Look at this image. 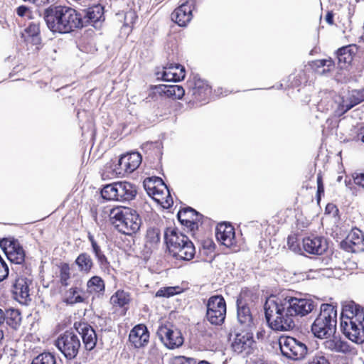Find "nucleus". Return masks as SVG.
I'll return each instance as SVG.
<instances>
[{
  "label": "nucleus",
  "instance_id": "obj_33",
  "mask_svg": "<svg viewBox=\"0 0 364 364\" xmlns=\"http://www.w3.org/2000/svg\"><path fill=\"white\" fill-rule=\"evenodd\" d=\"M160 230L156 228L147 230L145 237V247L150 250L156 249L160 242Z\"/></svg>",
  "mask_w": 364,
  "mask_h": 364
},
{
  "label": "nucleus",
  "instance_id": "obj_32",
  "mask_svg": "<svg viewBox=\"0 0 364 364\" xmlns=\"http://www.w3.org/2000/svg\"><path fill=\"white\" fill-rule=\"evenodd\" d=\"M364 101V90H353L347 100L343 102V109L345 113L354 106Z\"/></svg>",
  "mask_w": 364,
  "mask_h": 364
},
{
  "label": "nucleus",
  "instance_id": "obj_15",
  "mask_svg": "<svg viewBox=\"0 0 364 364\" xmlns=\"http://www.w3.org/2000/svg\"><path fill=\"white\" fill-rule=\"evenodd\" d=\"M103 7L100 5H95L87 9L78 11V15L80 19V28L87 26L88 24L92 23L95 25L98 22L104 20Z\"/></svg>",
  "mask_w": 364,
  "mask_h": 364
},
{
  "label": "nucleus",
  "instance_id": "obj_44",
  "mask_svg": "<svg viewBox=\"0 0 364 364\" xmlns=\"http://www.w3.org/2000/svg\"><path fill=\"white\" fill-rule=\"evenodd\" d=\"M306 364H331L328 358L321 352H318L311 355Z\"/></svg>",
  "mask_w": 364,
  "mask_h": 364
},
{
  "label": "nucleus",
  "instance_id": "obj_59",
  "mask_svg": "<svg viewBox=\"0 0 364 364\" xmlns=\"http://www.w3.org/2000/svg\"><path fill=\"white\" fill-rule=\"evenodd\" d=\"M166 203H168V205H170V203L168 199H166Z\"/></svg>",
  "mask_w": 364,
  "mask_h": 364
},
{
  "label": "nucleus",
  "instance_id": "obj_41",
  "mask_svg": "<svg viewBox=\"0 0 364 364\" xmlns=\"http://www.w3.org/2000/svg\"><path fill=\"white\" fill-rule=\"evenodd\" d=\"M81 290L77 287H72L66 291L65 302L69 304L84 302L85 299L80 294Z\"/></svg>",
  "mask_w": 364,
  "mask_h": 364
},
{
  "label": "nucleus",
  "instance_id": "obj_8",
  "mask_svg": "<svg viewBox=\"0 0 364 364\" xmlns=\"http://www.w3.org/2000/svg\"><path fill=\"white\" fill-rule=\"evenodd\" d=\"M205 318L212 325L220 326L225 319L227 306L221 295L211 296L205 304Z\"/></svg>",
  "mask_w": 364,
  "mask_h": 364
},
{
  "label": "nucleus",
  "instance_id": "obj_62",
  "mask_svg": "<svg viewBox=\"0 0 364 364\" xmlns=\"http://www.w3.org/2000/svg\"><path fill=\"white\" fill-rule=\"evenodd\" d=\"M324 271L331 272V270H329V269H324Z\"/></svg>",
  "mask_w": 364,
  "mask_h": 364
},
{
  "label": "nucleus",
  "instance_id": "obj_25",
  "mask_svg": "<svg viewBox=\"0 0 364 364\" xmlns=\"http://www.w3.org/2000/svg\"><path fill=\"white\" fill-rule=\"evenodd\" d=\"M191 18V6L188 2L181 4L171 14V19L179 26H186Z\"/></svg>",
  "mask_w": 364,
  "mask_h": 364
},
{
  "label": "nucleus",
  "instance_id": "obj_14",
  "mask_svg": "<svg viewBox=\"0 0 364 364\" xmlns=\"http://www.w3.org/2000/svg\"><path fill=\"white\" fill-rule=\"evenodd\" d=\"M364 235L363 232L353 228L341 243L343 249L348 252H358L364 250Z\"/></svg>",
  "mask_w": 364,
  "mask_h": 364
},
{
  "label": "nucleus",
  "instance_id": "obj_52",
  "mask_svg": "<svg viewBox=\"0 0 364 364\" xmlns=\"http://www.w3.org/2000/svg\"><path fill=\"white\" fill-rule=\"evenodd\" d=\"M354 182L355 184L364 188V173H360L354 177Z\"/></svg>",
  "mask_w": 364,
  "mask_h": 364
},
{
  "label": "nucleus",
  "instance_id": "obj_9",
  "mask_svg": "<svg viewBox=\"0 0 364 364\" xmlns=\"http://www.w3.org/2000/svg\"><path fill=\"white\" fill-rule=\"evenodd\" d=\"M279 346L282 354L294 360L303 359L308 352V348L304 343L290 336L280 337Z\"/></svg>",
  "mask_w": 364,
  "mask_h": 364
},
{
  "label": "nucleus",
  "instance_id": "obj_29",
  "mask_svg": "<svg viewBox=\"0 0 364 364\" xmlns=\"http://www.w3.org/2000/svg\"><path fill=\"white\" fill-rule=\"evenodd\" d=\"M357 51L358 47L355 45H348L339 48L336 52L339 65L343 68L346 65H349Z\"/></svg>",
  "mask_w": 364,
  "mask_h": 364
},
{
  "label": "nucleus",
  "instance_id": "obj_16",
  "mask_svg": "<svg viewBox=\"0 0 364 364\" xmlns=\"http://www.w3.org/2000/svg\"><path fill=\"white\" fill-rule=\"evenodd\" d=\"M157 79L167 82H178L184 79L185 68L180 64L169 63L164 68L162 71L156 73Z\"/></svg>",
  "mask_w": 364,
  "mask_h": 364
},
{
  "label": "nucleus",
  "instance_id": "obj_58",
  "mask_svg": "<svg viewBox=\"0 0 364 364\" xmlns=\"http://www.w3.org/2000/svg\"><path fill=\"white\" fill-rule=\"evenodd\" d=\"M128 15H130V16H134V13H132V12H130V13H129V14H127L126 15L125 18H127V16H128Z\"/></svg>",
  "mask_w": 364,
  "mask_h": 364
},
{
  "label": "nucleus",
  "instance_id": "obj_48",
  "mask_svg": "<svg viewBox=\"0 0 364 364\" xmlns=\"http://www.w3.org/2000/svg\"><path fill=\"white\" fill-rule=\"evenodd\" d=\"M324 194V187L323 184L322 177L321 175L317 176V193L316 199L317 202L319 203L321 195Z\"/></svg>",
  "mask_w": 364,
  "mask_h": 364
},
{
  "label": "nucleus",
  "instance_id": "obj_54",
  "mask_svg": "<svg viewBox=\"0 0 364 364\" xmlns=\"http://www.w3.org/2000/svg\"><path fill=\"white\" fill-rule=\"evenodd\" d=\"M357 136L358 140H360L363 143H364V127L360 129Z\"/></svg>",
  "mask_w": 364,
  "mask_h": 364
},
{
  "label": "nucleus",
  "instance_id": "obj_31",
  "mask_svg": "<svg viewBox=\"0 0 364 364\" xmlns=\"http://www.w3.org/2000/svg\"><path fill=\"white\" fill-rule=\"evenodd\" d=\"M6 255L11 263L16 264H21L25 260V252L18 241L15 243L11 242Z\"/></svg>",
  "mask_w": 364,
  "mask_h": 364
},
{
  "label": "nucleus",
  "instance_id": "obj_23",
  "mask_svg": "<svg viewBox=\"0 0 364 364\" xmlns=\"http://www.w3.org/2000/svg\"><path fill=\"white\" fill-rule=\"evenodd\" d=\"M155 183L163 186L166 190L167 197H170V193L166 185L160 178H156L154 181H153L151 178H148L144 180V187L149 196H152V198L158 202H160L163 199L162 195L164 194V191L159 190Z\"/></svg>",
  "mask_w": 364,
  "mask_h": 364
},
{
  "label": "nucleus",
  "instance_id": "obj_21",
  "mask_svg": "<svg viewBox=\"0 0 364 364\" xmlns=\"http://www.w3.org/2000/svg\"><path fill=\"white\" fill-rule=\"evenodd\" d=\"M149 333L144 325H137L130 331L129 341L136 348H139L148 343Z\"/></svg>",
  "mask_w": 364,
  "mask_h": 364
},
{
  "label": "nucleus",
  "instance_id": "obj_37",
  "mask_svg": "<svg viewBox=\"0 0 364 364\" xmlns=\"http://www.w3.org/2000/svg\"><path fill=\"white\" fill-rule=\"evenodd\" d=\"M87 289L91 294H103L105 289V282L100 277L93 276L87 282Z\"/></svg>",
  "mask_w": 364,
  "mask_h": 364
},
{
  "label": "nucleus",
  "instance_id": "obj_35",
  "mask_svg": "<svg viewBox=\"0 0 364 364\" xmlns=\"http://www.w3.org/2000/svg\"><path fill=\"white\" fill-rule=\"evenodd\" d=\"M4 321L14 329H17L21 322V313L17 309H11L6 311V314L2 311Z\"/></svg>",
  "mask_w": 364,
  "mask_h": 364
},
{
  "label": "nucleus",
  "instance_id": "obj_4",
  "mask_svg": "<svg viewBox=\"0 0 364 364\" xmlns=\"http://www.w3.org/2000/svg\"><path fill=\"white\" fill-rule=\"evenodd\" d=\"M164 240L169 252L177 259L191 260L196 250L189 238L176 228H167L164 232Z\"/></svg>",
  "mask_w": 364,
  "mask_h": 364
},
{
  "label": "nucleus",
  "instance_id": "obj_36",
  "mask_svg": "<svg viewBox=\"0 0 364 364\" xmlns=\"http://www.w3.org/2000/svg\"><path fill=\"white\" fill-rule=\"evenodd\" d=\"M161 92H163L166 96L174 99H181L185 94L184 89L182 86L177 85L159 86Z\"/></svg>",
  "mask_w": 364,
  "mask_h": 364
},
{
  "label": "nucleus",
  "instance_id": "obj_42",
  "mask_svg": "<svg viewBox=\"0 0 364 364\" xmlns=\"http://www.w3.org/2000/svg\"><path fill=\"white\" fill-rule=\"evenodd\" d=\"M31 364H56V359L53 354L44 352L35 357Z\"/></svg>",
  "mask_w": 364,
  "mask_h": 364
},
{
  "label": "nucleus",
  "instance_id": "obj_28",
  "mask_svg": "<svg viewBox=\"0 0 364 364\" xmlns=\"http://www.w3.org/2000/svg\"><path fill=\"white\" fill-rule=\"evenodd\" d=\"M254 343L252 334L246 332L245 334H237L232 344V350L237 353H241L249 350Z\"/></svg>",
  "mask_w": 364,
  "mask_h": 364
},
{
  "label": "nucleus",
  "instance_id": "obj_11",
  "mask_svg": "<svg viewBox=\"0 0 364 364\" xmlns=\"http://www.w3.org/2000/svg\"><path fill=\"white\" fill-rule=\"evenodd\" d=\"M321 100L317 104V109L321 112L332 111L335 115L341 116L345 114L343 102L345 99L333 92H322Z\"/></svg>",
  "mask_w": 364,
  "mask_h": 364
},
{
  "label": "nucleus",
  "instance_id": "obj_3",
  "mask_svg": "<svg viewBox=\"0 0 364 364\" xmlns=\"http://www.w3.org/2000/svg\"><path fill=\"white\" fill-rule=\"evenodd\" d=\"M287 302L284 301L283 296L272 295L264 303V309L266 320L274 331H285L295 327L294 316L287 308Z\"/></svg>",
  "mask_w": 364,
  "mask_h": 364
},
{
  "label": "nucleus",
  "instance_id": "obj_45",
  "mask_svg": "<svg viewBox=\"0 0 364 364\" xmlns=\"http://www.w3.org/2000/svg\"><path fill=\"white\" fill-rule=\"evenodd\" d=\"M70 278V272L69 265L64 263L61 265L60 270V281L61 284L63 286H68Z\"/></svg>",
  "mask_w": 364,
  "mask_h": 364
},
{
  "label": "nucleus",
  "instance_id": "obj_1",
  "mask_svg": "<svg viewBox=\"0 0 364 364\" xmlns=\"http://www.w3.org/2000/svg\"><path fill=\"white\" fill-rule=\"evenodd\" d=\"M48 28L54 33H68L80 28L78 11L67 6H50L43 12Z\"/></svg>",
  "mask_w": 364,
  "mask_h": 364
},
{
  "label": "nucleus",
  "instance_id": "obj_55",
  "mask_svg": "<svg viewBox=\"0 0 364 364\" xmlns=\"http://www.w3.org/2000/svg\"><path fill=\"white\" fill-rule=\"evenodd\" d=\"M207 242H208V243H207L206 247H207L208 248H210V247L212 246V245L213 244V241H211V240L208 241Z\"/></svg>",
  "mask_w": 364,
  "mask_h": 364
},
{
  "label": "nucleus",
  "instance_id": "obj_40",
  "mask_svg": "<svg viewBox=\"0 0 364 364\" xmlns=\"http://www.w3.org/2000/svg\"><path fill=\"white\" fill-rule=\"evenodd\" d=\"M312 65L318 73L323 75L331 70L334 67V62L330 58L328 59L316 60L312 62Z\"/></svg>",
  "mask_w": 364,
  "mask_h": 364
},
{
  "label": "nucleus",
  "instance_id": "obj_19",
  "mask_svg": "<svg viewBox=\"0 0 364 364\" xmlns=\"http://www.w3.org/2000/svg\"><path fill=\"white\" fill-rule=\"evenodd\" d=\"M75 328L79 334L81 335L85 348L87 350H92L97 343V334L94 328L86 323H75Z\"/></svg>",
  "mask_w": 364,
  "mask_h": 364
},
{
  "label": "nucleus",
  "instance_id": "obj_18",
  "mask_svg": "<svg viewBox=\"0 0 364 364\" xmlns=\"http://www.w3.org/2000/svg\"><path fill=\"white\" fill-rule=\"evenodd\" d=\"M303 248L309 254L322 255L328 249V242L323 237H307L303 239Z\"/></svg>",
  "mask_w": 364,
  "mask_h": 364
},
{
  "label": "nucleus",
  "instance_id": "obj_2",
  "mask_svg": "<svg viewBox=\"0 0 364 364\" xmlns=\"http://www.w3.org/2000/svg\"><path fill=\"white\" fill-rule=\"evenodd\" d=\"M340 326L343 334L356 343L364 341V307L350 301L342 307Z\"/></svg>",
  "mask_w": 364,
  "mask_h": 364
},
{
  "label": "nucleus",
  "instance_id": "obj_63",
  "mask_svg": "<svg viewBox=\"0 0 364 364\" xmlns=\"http://www.w3.org/2000/svg\"><path fill=\"white\" fill-rule=\"evenodd\" d=\"M290 240H291V238H290V237H289V238H288V242H289V243Z\"/></svg>",
  "mask_w": 364,
  "mask_h": 364
},
{
  "label": "nucleus",
  "instance_id": "obj_46",
  "mask_svg": "<svg viewBox=\"0 0 364 364\" xmlns=\"http://www.w3.org/2000/svg\"><path fill=\"white\" fill-rule=\"evenodd\" d=\"M178 287H168L160 289L156 292V296L170 297L178 292Z\"/></svg>",
  "mask_w": 364,
  "mask_h": 364
},
{
  "label": "nucleus",
  "instance_id": "obj_61",
  "mask_svg": "<svg viewBox=\"0 0 364 364\" xmlns=\"http://www.w3.org/2000/svg\"><path fill=\"white\" fill-rule=\"evenodd\" d=\"M345 183H346V185L348 186V181L346 179L345 180Z\"/></svg>",
  "mask_w": 364,
  "mask_h": 364
},
{
  "label": "nucleus",
  "instance_id": "obj_6",
  "mask_svg": "<svg viewBox=\"0 0 364 364\" xmlns=\"http://www.w3.org/2000/svg\"><path fill=\"white\" fill-rule=\"evenodd\" d=\"M337 309L330 304H322L320 313L311 325V331L318 338H328L336 331Z\"/></svg>",
  "mask_w": 364,
  "mask_h": 364
},
{
  "label": "nucleus",
  "instance_id": "obj_30",
  "mask_svg": "<svg viewBox=\"0 0 364 364\" xmlns=\"http://www.w3.org/2000/svg\"><path fill=\"white\" fill-rule=\"evenodd\" d=\"M193 95L198 101H203L211 92V87L204 80L194 77Z\"/></svg>",
  "mask_w": 364,
  "mask_h": 364
},
{
  "label": "nucleus",
  "instance_id": "obj_50",
  "mask_svg": "<svg viewBox=\"0 0 364 364\" xmlns=\"http://www.w3.org/2000/svg\"><path fill=\"white\" fill-rule=\"evenodd\" d=\"M9 274V268L4 261L0 264V282L3 281Z\"/></svg>",
  "mask_w": 364,
  "mask_h": 364
},
{
  "label": "nucleus",
  "instance_id": "obj_39",
  "mask_svg": "<svg viewBox=\"0 0 364 364\" xmlns=\"http://www.w3.org/2000/svg\"><path fill=\"white\" fill-rule=\"evenodd\" d=\"M131 299L129 292L124 290H118L111 296L110 302L113 306L124 307L131 301Z\"/></svg>",
  "mask_w": 364,
  "mask_h": 364
},
{
  "label": "nucleus",
  "instance_id": "obj_51",
  "mask_svg": "<svg viewBox=\"0 0 364 364\" xmlns=\"http://www.w3.org/2000/svg\"><path fill=\"white\" fill-rule=\"evenodd\" d=\"M16 13L19 16H25L28 13V9L26 6H20L17 8Z\"/></svg>",
  "mask_w": 364,
  "mask_h": 364
},
{
  "label": "nucleus",
  "instance_id": "obj_49",
  "mask_svg": "<svg viewBox=\"0 0 364 364\" xmlns=\"http://www.w3.org/2000/svg\"><path fill=\"white\" fill-rule=\"evenodd\" d=\"M17 240L12 239H3L0 240V246L4 250L5 254L8 252L9 248H10V244L15 243Z\"/></svg>",
  "mask_w": 364,
  "mask_h": 364
},
{
  "label": "nucleus",
  "instance_id": "obj_12",
  "mask_svg": "<svg viewBox=\"0 0 364 364\" xmlns=\"http://www.w3.org/2000/svg\"><path fill=\"white\" fill-rule=\"evenodd\" d=\"M156 333L168 348L174 349L181 346L183 343L181 332L170 323L160 326Z\"/></svg>",
  "mask_w": 364,
  "mask_h": 364
},
{
  "label": "nucleus",
  "instance_id": "obj_26",
  "mask_svg": "<svg viewBox=\"0 0 364 364\" xmlns=\"http://www.w3.org/2000/svg\"><path fill=\"white\" fill-rule=\"evenodd\" d=\"M87 238L91 244L92 252L94 255L100 268L103 271L108 270L109 267V262L105 255L104 251L102 250L99 242L95 239L94 236L90 232H88Z\"/></svg>",
  "mask_w": 364,
  "mask_h": 364
},
{
  "label": "nucleus",
  "instance_id": "obj_34",
  "mask_svg": "<svg viewBox=\"0 0 364 364\" xmlns=\"http://www.w3.org/2000/svg\"><path fill=\"white\" fill-rule=\"evenodd\" d=\"M75 263L77 266L80 272L86 274L91 271L94 264L90 255L86 252L80 254L76 258Z\"/></svg>",
  "mask_w": 364,
  "mask_h": 364
},
{
  "label": "nucleus",
  "instance_id": "obj_7",
  "mask_svg": "<svg viewBox=\"0 0 364 364\" xmlns=\"http://www.w3.org/2000/svg\"><path fill=\"white\" fill-rule=\"evenodd\" d=\"M137 193L135 185L128 181H118L105 185L102 191V197L107 200L129 201Z\"/></svg>",
  "mask_w": 364,
  "mask_h": 364
},
{
  "label": "nucleus",
  "instance_id": "obj_20",
  "mask_svg": "<svg viewBox=\"0 0 364 364\" xmlns=\"http://www.w3.org/2000/svg\"><path fill=\"white\" fill-rule=\"evenodd\" d=\"M29 283L31 282L24 277L16 279L12 285L11 291L14 297L21 303H25L29 298Z\"/></svg>",
  "mask_w": 364,
  "mask_h": 364
},
{
  "label": "nucleus",
  "instance_id": "obj_13",
  "mask_svg": "<svg viewBox=\"0 0 364 364\" xmlns=\"http://www.w3.org/2000/svg\"><path fill=\"white\" fill-rule=\"evenodd\" d=\"M284 301L287 302V308L295 317L304 316L311 312L315 306L314 301L306 298H299L290 296L283 297Z\"/></svg>",
  "mask_w": 364,
  "mask_h": 364
},
{
  "label": "nucleus",
  "instance_id": "obj_43",
  "mask_svg": "<svg viewBox=\"0 0 364 364\" xmlns=\"http://www.w3.org/2000/svg\"><path fill=\"white\" fill-rule=\"evenodd\" d=\"M24 31L28 37H31L32 38V41L34 44H38L40 42V28L39 25L38 23H31L25 28Z\"/></svg>",
  "mask_w": 364,
  "mask_h": 364
},
{
  "label": "nucleus",
  "instance_id": "obj_38",
  "mask_svg": "<svg viewBox=\"0 0 364 364\" xmlns=\"http://www.w3.org/2000/svg\"><path fill=\"white\" fill-rule=\"evenodd\" d=\"M326 347L337 353H348L350 352V347L346 341L341 339H331L326 341Z\"/></svg>",
  "mask_w": 364,
  "mask_h": 364
},
{
  "label": "nucleus",
  "instance_id": "obj_56",
  "mask_svg": "<svg viewBox=\"0 0 364 364\" xmlns=\"http://www.w3.org/2000/svg\"><path fill=\"white\" fill-rule=\"evenodd\" d=\"M198 364H210L208 361L202 360L198 363Z\"/></svg>",
  "mask_w": 364,
  "mask_h": 364
},
{
  "label": "nucleus",
  "instance_id": "obj_5",
  "mask_svg": "<svg viewBox=\"0 0 364 364\" xmlns=\"http://www.w3.org/2000/svg\"><path fill=\"white\" fill-rule=\"evenodd\" d=\"M109 218L114 227L120 232L132 235L136 232L141 226V220L135 210L119 206L111 209Z\"/></svg>",
  "mask_w": 364,
  "mask_h": 364
},
{
  "label": "nucleus",
  "instance_id": "obj_17",
  "mask_svg": "<svg viewBox=\"0 0 364 364\" xmlns=\"http://www.w3.org/2000/svg\"><path fill=\"white\" fill-rule=\"evenodd\" d=\"M178 219L181 225L186 226L191 232H194L198 229V223L202 215L191 207L180 210L177 214Z\"/></svg>",
  "mask_w": 364,
  "mask_h": 364
},
{
  "label": "nucleus",
  "instance_id": "obj_53",
  "mask_svg": "<svg viewBox=\"0 0 364 364\" xmlns=\"http://www.w3.org/2000/svg\"><path fill=\"white\" fill-rule=\"evenodd\" d=\"M326 21L330 24H333V14L332 11H328L325 17Z\"/></svg>",
  "mask_w": 364,
  "mask_h": 364
},
{
  "label": "nucleus",
  "instance_id": "obj_60",
  "mask_svg": "<svg viewBox=\"0 0 364 364\" xmlns=\"http://www.w3.org/2000/svg\"><path fill=\"white\" fill-rule=\"evenodd\" d=\"M4 262V260L2 259V258L0 257V264Z\"/></svg>",
  "mask_w": 364,
  "mask_h": 364
},
{
  "label": "nucleus",
  "instance_id": "obj_24",
  "mask_svg": "<svg viewBox=\"0 0 364 364\" xmlns=\"http://www.w3.org/2000/svg\"><path fill=\"white\" fill-rule=\"evenodd\" d=\"M215 237L222 245L226 247L232 246L235 240L233 227L225 223L218 225L215 230Z\"/></svg>",
  "mask_w": 364,
  "mask_h": 364
},
{
  "label": "nucleus",
  "instance_id": "obj_57",
  "mask_svg": "<svg viewBox=\"0 0 364 364\" xmlns=\"http://www.w3.org/2000/svg\"><path fill=\"white\" fill-rule=\"evenodd\" d=\"M342 178H343V176H339L337 178V181H338V182H341V180H342Z\"/></svg>",
  "mask_w": 364,
  "mask_h": 364
},
{
  "label": "nucleus",
  "instance_id": "obj_10",
  "mask_svg": "<svg viewBox=\"0 0 364 364\" xmlns=\"http://www.w3.org/2000/svg\"><path fill=\"white\" fill-rule=\"evenodd\" d=\"M55 346L67 359L72 360L77 355L81 343L76 333L67 331L59 336L55 341Z\"/></svg>",
  "mask_w": 364,
  "mask_h": 364
},
{
  "label": "nucleus",
  "instance_id": "obj_22",
  "mask_svg": "<svg viewBox=\"0 0 364 364\" xmlns=\"http://www.w3.org/2000/svg\"><path fill=\"white\" fill-rule=\"evenodd\" d=\"M237 321L241 327L245 331H250L254 326L253 317L249 306L244 304L241 300L237 301Z\"/></svg>",
  "mask_w": 364,
  "mask_h": 364
},
{
  "label": "nucleus",
  "instance_id": "obj_27",
  "mask_svg": "<svg viewBox=\"0 0 364 364\" xmlns=\"http://www.w3.org/2000/svg\"><path fill=\"white\" fill-rule=\"evenodd\" d=\"M141 163V156L138 152L122 156L119 160V164L125 171L132 173L136 170Z\"/></svg>",
  "mask_w": 364,
  "mask_h": 364
},
{
  "label": "nucleus",
  "instance_id": "obj_47",
  "mask_svg": "<svg viewBox=\"0 0 364 364\" xmlns=\"http://www.w3.org/2000/svg\"><path fill=\"white\" fill-rule=\"evenodd\" d=\"M162 353L160 349L154 346H151L149 350V359L153 360H159L162 358Z\"/></svg>",
  "mask_w": 364,
  "mask_h": 364
}]
</instances>
